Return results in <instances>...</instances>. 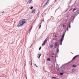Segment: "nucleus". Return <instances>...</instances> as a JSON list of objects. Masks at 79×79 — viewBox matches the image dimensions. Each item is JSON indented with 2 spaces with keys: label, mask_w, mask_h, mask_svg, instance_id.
Segmentation results:
<instances>
[{
  "label": "nucleus",
  "mask_w": 79,
  "mask_h": 79,
  "mask_svg": "<svg viewBox=\"0 0 79 79\" xmlns=\"http://www.w3.org/2000/svg\"><path fill=\"white\" fill-rule=\"evenodd\" d=\"M26 19H23L21 20L20 21L19 23L17 25V27H21V26H22L24 24L26 23Z\"/></svg>",
  "instance_id": "f257e3e1"
},
{
  "label": "nucleus",
  "mask_w": 79,
  "mask_h": 79,
  "mask_svg": "<svg viewBox=\"0 0 79 79\" xmlns=\"http://www.w3.org/2000/svg\"><path fill=\"white\" fill-rule=\"evenodd\" d=\"M64 35L65 34L64 33H63L62 37L61 39L60 40V41L63 42V40H64Z\"/></svg>",
  "instance_id": "f03ea898"
},
{
  "label": "nucleus",
  "mask_w": 79,
  "mask_h": 79,
  "mask_svg": "<svg viewBox=\"0 0 79 79\" xmlns=\"http://www.w3.org/2000/svg\"><path fill=\"white\" fill-rule=\"evenodd\" d=\"M47 38H46L44 41V43H43L42 45V46H44V45H45V43H46V42H47Z\"/></svg>",
  "instance_id": "7ed1b4c3"
},
{
  "label": "nucleus",
  "mask_w": 79,
  "mask_h": 79,
  "mask_svg": "<svg viewBox=\"0 0 79 79\" xmlns=\"http://www.w3.org/2000/svg\"><path fill=\"white\" fill-rule=\"evenodd\" d=\"M50 2V0H48L45 4L43 6V8H44V6H45V5H47V3H48V2Z\"/></svg>",
  "instance_id": "20e7f679"
},
{
  "label": "nucleus",
  "mask_w": 79,
  "mask_h": 79,
  "mask_svg": "<svg viewBox=\"0 0 79 79\" xmlns=\"http://www.w3.org/2000/svg\"><path fill=\"white\" fill-rule=\"evenodd\" d=\"M35 11H36V10H32L31 13H33L34 14V13H35Z\"/></svg>",
  "instance_id": "39448f33"
},
{
  "label": "nucleus",
  "mask_w": 79,
  "mask_h": 79,
  "mask_svg": "<svg viewBox=\"0 0 79 79\" xmlns=\"http://www.w3.org/2000/svg\"><path fill=\"white\" fill-rule=\"evenodd\" d=\"M53 47V44H51L50 46V47L51 48H52Z\"/></svg>",
  "instance_id": "423d86ee"
},
{
  "label": "nucleus",
  "mask_w": 79,
  "mask_h": 79,
  "mask_svg": "<svg viewBox=\"0 0 79 79\" xmlns=\"http://www.w3.org/2000/svg\"><path fill=\"white\" fill-rule=\"evenodd\" d=\"M77 56H78V55H77L76 56H75L72 59V60H74V59Z\"/></svg>",
  "instance_id": "0eeeda50"
},
{
  "label": "nucleus",
  "mask_w": 79,
  "mask_h": 79,
  "mask_svg": "<svg viewBox=\"0 0 79 79\" xmlns=\"http://www.w3.org/2000/svg\"><path fill=\"white\" fill-rule=\"evenodd\" d=\"M38 55H39V56H38V58L39 59V58H40V56L41 55V54H38Z\"/></svg>",
  "instance_id": "6e6552de"
},
{
  "label": "nucleus",
  "mask_w": 79,
  "mask_h": 79,
  "mask_svg": "<svg viewBox=\"0 0 79 79\" xmlns=\"http://www.w3.org/2000/svg\"><path fill=\"white\" fill-rule=\"evenodd\" d=\"M57 45H58V42H57L55 44V46H56V47H57Z\"/></svg>",
  "instance_id": "1a4fd4ad"
},
{
  "label": "nucleus",
  "mask_w": 79,
  "mask_h": 79,
  "mask_svg": "<svg viewBox=\"0 0 79 79\" xmlns=\"http://www.w3.org/2000/svg\"><path fill=\"white\" fill-rule=\"evenodd\" d=\"M32 0H29L28 1V3H31V2H32Z\"/></svg>",
  "instance_id": "9d476101"
},
{
  "label": "nucleus",
  "mask_w": 79,
  "mask_h": 79,
  "mask_svg": "<svg viewBox=\"0 0 79 79\" xmlns=\"http://www.w3.org/2000/svg\"><path fill=\"white\" fill-rule=\"evenodd\" d=\"M72 67H75V68L76 67V65L75 64L73 65H72Z\"/></svg>",
  "instance_id": "9b49d317"
},
{
  "label": "nucleus",
  "mask_w": 79,
  "mask_h": 79,
  "mask_svg": "<svg viewBox=\"0 0 79 79\" xmlns=\"http://www.w3.org/2000/svg\"><path fill=\"white\" fill-rule=\"evenodd\" d=\"M47 61H50V58H48L47 59Z\"/></svg>",
  "instance_id": "f8f14e48"
},
{
  "label": "nucleus",
  "mask_w": 79,
  "mask_h": 79,
  "mask_svg": "<svg viewBox=\"0 0 79 79\" xmlns=\"http://www.w3.org/2000/svg\"><path fill=\"white\" fill-rule=\"evenodd\" d=\"M66 31H69V30L68 29V26H67V27Z\"/></svg>",
  "instance_id": "ddd939ff"
},
{
  "label": "nucleus",
  "mask_w": 79,
  "mask_h": 79,
  "mask_svg": "<svg viewBox=\"0 0 79 79\" xmlns=\"http://www.w3.org/2000/svg\"><path fill=\"white\" fill-rule=\"evenodd\" d=\"M69 28H71V23H69Z\"/></svg>",
  "instance_id": "4468645a"
},
{
  "label": "nucleus",
  "mask_w": 79,
  "mask_h": 79,
  "mask_svg": "<svg viewBox=\"0 0 79 79\" xmlns=\"http://www.w3.org/2000/svg\"><path fill=\"white\" fill-rule=\"evenodd\" d=\"M60 45H62V41H60Z\"/></svg>",
  "instance_id": "2eb2a0df"
},
{
  "label": "nucleus",
  "mask_w": 79,
  "mask_h": 79,
  "mask_svg": "<svg viewBox=\"0 0 79 79\" xmlns=\"http://www.w3.org/2000/svg\"><path fill=\"white\" fill-rule=\"evenodd\" d=\"M76 10V8H74L73 10V11H75V10Z\"/></svg>",
  "instance_id": "dca6fc26"
},
{
  "label": "nucleus",
  "mask_w": 79,
  "mask_h": 79,
  "mask_svg": "<svg viewBox=\"0 0 79 79\" xmlns=\"http://www.w3.org/2000/svg\"><path fill=\"white\" fill-rule=\"evenodd\" d=\"M31 30H32V27H31L30 30V31H29V33H30V32H31Z\"/></svg>",
  "instance_id": "f3484780"
},
{
  "label": "nucleus",
  "mask_w": 79,
  "mask_h": 79,
  "mask_svg": "<svg viewBox=\"0 0 79 79\" xmlns=\"http://www.w3.org/2000/svg\"><path fill=\"white\" fill-rule=\"evenodd\" d=\"M58 52H59V49H58V47L57 48V53H58Z\"/></svg>",
  "instance_id": "a211bd4d"
},
{
  "label": "nucleus",
  "mask_w": 79,
  "mask_h": 79,
  "mask_svg": "<svg viewBox=\"0 0 79 79\" xmlns=\"http://www.w3.org/2000/svg\"><path fill=\"white\" fill-rule=\"evenodd\" d=\"M63 74H64V73H60V75H63Z\"/></svg>",
  "instance_id": "6ab92c4d"
},
{
  "label": "nucleus",
  "mask_w": 79,
  "mask_h": 79,
  "mask_svg": "<svg viewBox=\"0 0 79 79\" xmlns=\"http://www.w3.org/2000/svg\"><path fill=\"white\" fill-rule=\"evenodd\" d=\"M41 24V23H40V26L39 27V28L40 29V27H41V25H40Z\"/></svg>",
  "instance_id": "aec40b11"
},
{
  "label": "nucleus",
  "mask_w": 79,
  "mask_h": 79,
  "mask_svg": "<svg viewBox=\"0 0 79 79\" xmlns=\"http://www.w3.org/2000/svg\"><path fill=\"white\" fill-rule=\"evenodd\" d=\"M55 37H58V35H55Z\"/></svg>",
  "instance_id": "412c9836"
},
{
  "label": "nucleus",
  "mask_w": 79,
  "mask_h": 79,
  "mask_svg": "<svg viewBox=\"0 0 79 79\" xmlns=\"http://www.w3.org/2000/svg\"><path fill=\"white\" fill-rule=\"evenodd\" d=\"M52 79H56V77H52Z\"/></svg>",
  "instance_id": "4be33fe9"
},
{
  "label": "nucleus",
  "mask_w": 79,
  "mask_h": 79,
  "mask_svg": "<svg viewBox=\"0 0 79 79\" xmlns=\"http://www.w3.org/2000/svg\"><path fill=\"white\" fill-rule=\"evenodd\" d=\"M41 50V47H40L39 48V50Z\"/></svg>",
  "instance_id": "5701e85b"
},
{
  "label": "nucleus",
  "mask_w": 79,
  "mask_h": 79,
  "mask_svg": "<svg viewBox=\"0 0 79 79\" xmlns=\"http://www.w3.org/2000/svg\"><path fill=\"white\" fill-rule=\"evenodd\" d=\"M35 66L36 67H37V68L38 67V66L36 65V64H35Z\"/></svg>",
  "instance_id": "b1692460"
},
{
  "label": "nucleus",
  "mask_w": 79,
  "mask_h": 79,
  "mask_svg": "<svg viewBox=\"0 0 79 79\" xmlns=\"http://www.w3.org/2000/svg\"><path fill=\"white\" fill-rule=\"evenodd\" d=\"M32 8H33V7L32 6L31 7L30 9L31 10H32Z\"/></svg>",
  "instance_id": "393cba45"
},
{
  "label": "nucleus",
  "mask_w": 79,
  "mask_h": 79,
  "mask_svg": "<svg viewBox=\"0 0 79 79\" xmlns=\"http://www.w3.org/2000/svg\"><path fill=\"white\" fill-rule=\"evenodd\" d=\"M74 71H75V70L73 69L72 70L73 72H74Z\"/></svg>",
  "instance_id": "a878e982"
},
{
  "label": "nucleus",
  "mask_w": 79,
  "mask_h": 79,
  "mask_svg": "<svg viewBox=\"0 0 79 79\" xmlns=\"http://www.w3.org/2000/svg\"><path fill=\"white\" fill-rule=\"evenodd\" d=\"M55 54V53H53L52 54V56H53V55H54Z\"/></svg>",
  "instance_id": "bb28decb"
},
{
  "label": "nucleus",
  "mask_w": 79,
  "mask_h": 79,
  "mask_svg": "<svg viewBox=\"0 0 79 79\" xmlns=\"http://www.w3.org/2000/svg\"><path fill=\"white\" fill-rule=\"evenodd\" d=\"M31 65H32V60H31Z\"/></svg>",
  "instance_id": "cd10ccee"
},
{
  "label": "nucleus",
  "mask_w": 79,
  "mask_h": 79,
  "mask_svg": "<svg viewBox=\"0 0 79 79\" xmlns=\"http://www.w3.org/2000/svg\"><path fill=\"white\" fill-rule=\"evenodd\" d=\"M63 27H65V26H64V25H63Z\"/></svg>",
  "instance_id": "c85d7f7f"
},
{
  "label": "nucleus",
  "mask_w": 79,
  "mask_h": 79,
  "mask_svg": "<svg viewBox=\"0 0 79 79\" xmlns=\"http://www.w3.org/2000/svg\"><path fill=\"white\" fill-rule=\"evenodd\" d=\"M32 44H31V46L30 47H32Z\"/></svg>",
  "instance_id": "c756f323"
},
{
  "label": "nucleus",
  "mask_w": 79,
  "mask_h": 79,
  "mask_svg": "<svg viewBox=\"0 0 79 79\" xmlns=\"http://www.w3.org/2000/svg\"><path fill=\"white\" fill-rule=\"evenodd\" d=\"M66 32V31H65V33H64L65 34V32Z\"/></svg>",
  "instance_id": "7c9ffc66"
},
{
  "label": "nucleus",
  "mask_w": 79,
  "mask_h": 79,
  "mask_svg": "<svg viewBox=\"0 0 79 79\" xmlns=\"http://www.w3.org/2000/svg\"><path fill=\"white\" fill-rule=\"evenodd\" d=\"M2 13H4V11L2 12Z\"/></svg>",
  "instance_id": "2f4dec72"
},
{
  "label": "nucleus",
  "mask_w": 79,
  "mask_h": 79,
  "mask_svg": "<svg viewBox=\"0 0 79 79\" xmlns=\"http://www.w3.org/2000/svg\"><path fill=\"white\" fill-rule=\"evenodd\" d=\"M26 77L27 79V77Z\"/></svg>",
  "instance_id": "473e14b6"
},
{
  "label": "nucleus",
  "mask_w": 79,
  "mask_h": 79,
  "mask_svg": "<svg viewBox=\"0 0 79 79\" xmlns=\"http://www.w3.org/2000/svg\"><path fill=\"white\" fill-rule=\"evenodd\" d=\"M31 28H32V26H31Z\"/></svg>",
  "instance_id": "72a5a7b5"
},
{
  "label": "nucleus",
  "mask_w": 79,
  "mask_h": 79,
  "mask_svg": "<svg viewBox=\"0 0 79 79\" xmlns=\"http://www.w3.org/2000/svg\"><path fill=\"white\" fill-rule=\"evenodd\" d=\"M52 58H53V56H52Z\"/></svg>",
  "instance_id": "f704fd0d"
},
{
  "label": "nucleus",
  "mask_w": 79,
  "mask_h": 79,
  "mask_svg": "<svg viewBox=\"0 0 79 79\" xmlns=\"http://www.w3.org/2000/svg\"><path fill=\"white\" fill-rule=\"evenodd\" d=\"M47 38H48V36L47 37Z\"/></svg>",
  "instance_id": "c9c22d12"
},
{
  "label": "nucleus",
  "mask_w": 79,
  "mask_h": 79,
  "mask_svg": "<svg viewBox=\"0 0 79 79\" xmlns=\"http://www.w3.org/2000/svg\"><path fill=\"white\" fill-rule=\"evenodd\" d=\"M55 1H56V0H55Z\"/></svg>",
  "instance_id": "e433bc0d"
},
{
  "label": "nucleus",
  "mask_w": 79,
  "mask_h": 79,
  "mask_svg": "<svg viewBox=\"0 0 79 79\" xmlns=\"http://www.w3.org/2000/svg\"><path fill=\"white\" fill-rule=\"evenodd\" d=\"M11 44H13V42Z\"/></svg>",
  "instance_id": "4c0bfd02"
},
{
  "label": "nucleus",
  "mask_w": 79,
  "mask_h": 79,
  "mask_svg": "<svg viewBox=\"0 0 79 79\" xmlns=\"http://www.w3.org/2000/svg\"><path fill=\"white\" fill-rule=\"evenodd\" d=\"M43 21V20H42V21Z\"/></svg>",
  "instance_id": "58836bf2"
}]
</instances>
